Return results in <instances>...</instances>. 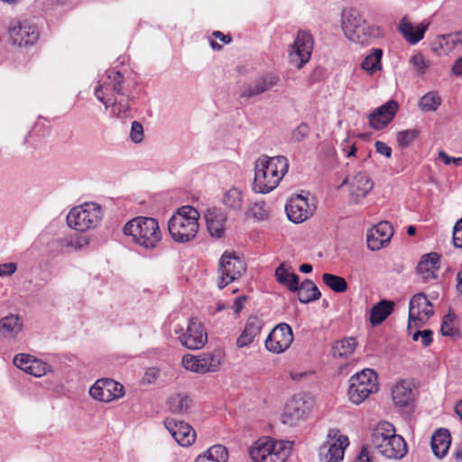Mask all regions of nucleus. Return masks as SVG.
Returning a JSON list of instances; mask_svg holds the SVG:
<instances>
[{
    "mask_svg": "<svg viewBox=\"0 0 462 462\" xmlns=\"http://www.w3.org/2000/svg\"><path fill=\"white\" fill-rule=\"evenodd\" d=\"M350 199L353 203H359L373 189L374 182L366 172H357L351 181Z\"/></svg>",
    "mask_w": 462,
    "mask_h": 462,
    "instance_id": "bb28decb",
    "label": "nucleus"
},
{
    "mask_svg": "<svg viewBox=\"0 0 462 462\" xmlns=\"http://www.w3.org/2000/svg\"><path fill=\"white\" fill-rule=\"evenodd\" d=\"M220 357L214 353H203L199 356L185 355L182 365L185 369L194 373L205 374L216 372L220 366Z\"/></svg>",
    "mask_w": 462,
    "mask_h": 462,
    "instance_id": "2eb2a0df",
    "label": "nucleus"
},
{
    "mask_svg": "<svg viewBox=\"0 0 462 462\" xmlns=\"http://www.w3.org/2000/svg\"><path fill=\"white\" fill-rule=\"evenodd\" d=\"M439 263L440 256L437 253H429L422 255L416 268L417 274L424 282L436 280Z\"/></svg>",
    "mask_w": 462,
    "mask_h": 462,
    "instance_id": "a878e982",
    "label": "nucleus"
},
{
    "mask_svg": "<svg viewBox=\"0 0 462 462\" xmlns=\"http://www.w3.org/2000/svg\"><path fill=\"white\" fill-rule=\"evenodd\" d=\"M17 270V265L14 263H0V277L11 276Z\"/></svg>",
    "mask_w": 462,
    "mask_h": 462,
    "instance_id": "4d7b16f0",
    "label": "nucleus"
},
{
    "mask_svg": "<svg viewBox=\"0 0 462 462\" xmlns=\"http://www.w3.org/2000/svg\"><path fill=\"white\" fill-rule=\"evenodd\" d=\"M245 270V262L235 252L226 251L218 263L219 289L240 278Z\"/></svg>",
    "mask_w": 462,
    "mask_h": 462,
    "instance_id": "1a4fd4ad",
    "label": "nucleus"
},
{
    "mask_svg": "<svg viewBox=\"0 0 462 462\" xmlns=\"http://www.w3.org/2000/svg\"><path fill=\"white\" fill-rule=\"evenodd\" d=\"M223 204L229 210H241L244 204V194L242 190L236 187H232L227 189L223 196Z\"/></svg>",
    "mask_w": 462,
    "mask_h": 462,
    "instance_id": "e433bc0d",
    "label": "nucleus"
},
{
    "mask_svg": "<svg viewBox=\"0 0 462 462\" xmlns=\"http://www.w3.org/2000/svg\"><path fill=\"white\" fill-rule=\"evenodd\" d=\"M113 113L117 117H127L129 116V100L127 97H120L119 99L116 97H113L112 102Z\"/></svg>",
    "mask_w": 462,
    "mask_h": 462,
    "instance_id": "a18cd8bd",
    "label": "nucleus"
},
{
    "mask_svg": "<svg viewBox=\"0 0 462 462\" xmlns=\"http://www.w3.org/2000/svg\"><path fill=\"white\" fill-rule=\"evenodd\" d=\"M397 110V102L389 100L369 115L370 126L376 130L383 129L393 119Z\"/></svg>",
    "mask_w": 462,
    "mask_h": 462,
    "instance_id": "5701e85b",
    "label": "nucleus"
},
{
    "mask_svg": "<svg viewBox=\"0 0 462 462\" xmlns=\"http://www.w3.org/2000/svg\"><path fill=\"white\" fill-rule=\"evenodd\" d=\"M275 276L277 281L285 285L291 291H296L298 289L299 276L294 273L289 272L283 263L280 264L276 269Z\"/></svg>",
    "mask_w": 462,
    "mask_h": 462,
    "instance_id": "58836bf2",
    "label": "nucleus"
},
{
    "mask_svg": "<svg viewBox=\"0 0 462 462\" xmlns=\"http://www.w3.org/2000/svg\"><path fill=\"white\" fill-rule=\"evenodd\" d=\"M457 289L462 294V270L457 273Z\"/></svg>",
    "mask_w": 462,
    "mask_h": 462,
    "instance_id": "338daca9",
    "label": "nucleus"
},
{
    "mask_svg": "<svg viewBox=\"0 0 462 462\" xmlns=\"http://www.w3.org/2000/svg\"><path fill=\"white\" fill-rule=\"evenodd\" d=\"M34 357L28 354H19L14 358V364L19 369L27 372Z\"/></svg>",
    "mask_w": 462,
    "mask_h": 462,
    "instance_id": "603ef678",
    "label": "nucleus"
},
{
    "mask_svg": "<svg viewBox=\"0 0 462 462\" xmlns=\"http://www.w3.org/2000/svg\"><path fill=\"white\" fill-rule=\"evenodd\" d=\"M262 322L256 317H251L247 320L242 334L236 340L238 347H244L250 345L254 337L260 333Z\"/></svg>",
    "mask_w": 462,
    "mask_h": 462,
    "instance_id": "7c9ffc66",
    "label": "nucleus"
},
{
    "mask_svg": "<svg viewBox=\"0 0 462 462\" xmlns=\"http://www.w3.org/2000/svg\"><path fill=\"white\" fill-rule=\"evenodd\" d=\"M393 236V228L391 225L384 221L370 229L366 236L367 247L372 251L381 249L390 241Z\"/></svg>",
    "mask_w": 462,
    "mask_h": 462,
    "instance_id": "b1692460",
    "label": "nucleus"
},
{
    "mask_svg": "<svg viewBox=\"0 0 462 462\" xmlns=\"http://www.w3.org/2000/svg\"><path fill=\"white\" fill-rule=\"evenodd\" d=\"M355 462H375L374 457L368 452L366 447H363Z\"/></svg>",
    "mask_w": 462,
    "mask_h": 462,
    "instance_id": "bf43d9fd",
    "label": "nucleus"
},
{
    "mask_svg": "<svg viewBox=\"0 0 462 462\" xmlns=\"http://www.w3.org/2000/svg\"><path fill=\"white\" fill-rule=\"evenodd\" d=\"M103 217L101 207L95 202H85L71 208L67 215V224L69 227L86 232L98 226Z\"/></svg>",
    "mask_w": 462,
    "mask_h": 462,
    "instance_id": "0eeeda50",
    "label": "nucleus"
},
{
    "mask_svg": "<svg viewBox=\"0 0 462 462\" xmlns=\"http://www.w3.org/2000/svg\"><path fill=\"white\" fill-rule=\"evenodd\" d=\"M371 445L379 454L390 459H401L407 453L404 439L396 434L394 426L388 421L379 422L373 430Z\"/></svg>",
    "mask_w": 462,
    "mask_h": 462,
    "instance_id": "7ed1b4c3",
    "label": "nucleus"
},
{
    "mask_svg": "<svg viewBox=\"0 0 462 462\" xmlns=\"http://www.w3.org/2000/svg\"><path fill=\"white\" fill-rule=\"evenodd\" d=\"M392 398L395 406L402 410H411L414 400L411 383L406 380L398 381L392 388Z\"/></svg>",
    "mask_w": 462,
    "mask_h": 462,
    "instance_id": "393cba45",
    "label": "nucleus"
},
{
    "mask_svg": "<svg viewBox=\"0 0 462 462\" xmlns=\"http://www.w3.org/2000/svg\"><path fill=\"white\" fill-rule=\"evenodd\" d=\"M420 339L421 341V345L424 347L430 346L432 342V331L430 329H425V330L421 331Z\"/></svg>",
    "mask_w": 462,
    "mask_h": 462,
    "instance_id": "052dcab7",
    "label": "nucleus"
},
{
    "mask_svg": "<svg viewBox=\"0 0 462 462\" xmlns=\"http://www.w3.org/2000/svg\"><path fill=\"white\" fill-rule=\"evenodd\" d=\"M418 131L415 129L405 130L397 133V142L401 147L409 146L418 136Z\"/></svg>",
    "mask_w": 462,
    "mask_h": 462,
    "instance_id": "09e8293b",
    "label": "nucleus"
},
{
    "mask_svg": "<svg viewBox=\"0 0 462 462\" xmlns=\"http://www.w3.org/2000/svg\"><path fill=\"white\" fill-rule=\"evenodd\" d=\"M124 233L144 249H154L162 240L158 221L153 217H137L124 226Z\"/></svg>",
    "mask_w": 462,
    "mask_h": 462,
    "instance_id": "39448f33",
    "label": "nucleus"
},
{
    "mask_svg": "<svg viewBox=\"0 0 462 462\" xmlns=\"http://www.w3.org/2000/svg\"><path fill=\"white\" fill-rule=\"evenodd\" d=\"M310 127L307 123H300L292 132L291 140L294 143H300L309 136Z\"/></svg>",
    "mask_w": 462,
    "mask_h": 462,
    "instance_id": "8fccbe9b",
    "label": "nucleus"
},
{
    "mask_svg": "<svg viewBox=\"0 0 462 462\" xmlns=\"http://www.w3.org/2000/svg\"><path fill=\"white\" fill-rule=\"evenodd\" d=\"M453 243L456 247L462 248V217L454 226Z\"/></svg>",
    "mask_w": 462,
    "mask_h": 462,
    "instance_id": "6e6d98bb",
    "label": "nucleus"
},
{
    "mask_svg": "<svg viewBox=\"0 0 462 462\" xmlns=\"http://www.w3.org/2000/svg\"><path fill=\"white\" fill-rule=\"evenodd\" d=\"M89 394L95 400L109 402L124 395V387L113 379H99L90 387Z\"/></svg>",
    "mask_w": 462,
    "mask_h": 462,
    "instance_id": "6ab92c4d",
    "label": "nucleus"
},
{
    "mask_svg": "<svg viewBox=\"0 0 462 462\" xmlns=\"http://www.w3.org/2000/svg\"><path fill=\"white\" fill-rule=\"evenodd\" d=\"M292 449V442L263 438L254 443L249 454L253 462H285Z\"/></svg>",
    "mask_w": 462,
    "mask_h": 462,
    "instance_id": "423d86ee",
    "label": "nucleus"
},
{
    "mask_svg": "<svg viewBox=\"0 0 462 462\" xmlns=\"http://www.w3.org/2000/svg\"><path fill=\"white\" fill-rule=\"evenodd\" d=\"M164 426L179 445L189 447L194 443L196 432L189 424L173 418H167L164 420Z\"/></svg>",
    "mask_w": 462,
    "mask_h": 462,
    "instance_id": "412c9836",
    "label": "nucleus"
},
{
    "mask_svg": "<svg viewBox=\"0 0 462 462\" xmlns=\"http://www.w3.org/2000/svg\"><path fill=\"white\" fill-rule=\"evenodd\" d=\"M313 47L312 35L306 31H299L289 51L290 63L299 69H301L310 61Z\"/></svg>",
    "mask_w": 462,
    "mask_h": 462,
    "instance_id": "f8f14e48",
    "label": "nucleus"
},
{
    "mask_svg": "<svg viewBox=\"0 0 462 462\" xmlns=\"http://www.w3.org/2000/svg\"><path fill=\"white\" fill-rule=\"evenodd\" d=\"M349 445L347 437L341 435L337 429L328 431L327 439L319 448V458L324 462L343 460L346 448Z\"/></svg>",
    "mask_w": 462,
    "mask_h": 462,
    "instance_id": "9d476101",
    "label": "nucleus"
},
{
    "mask_svg": "<svg viewBox=\"0 0 462 462\" xmlns=\"http://www.w3.org/2000/svg\"><path fill=\"white\" fill-rule=\"evenodd\" d=\"M410 62L418 75H424L430 65V61L420 53L413 55Z\"/></svg>",
    "mask_w": 462,
    "mask_h": 462,
    "instance_id": "49530a36",
    "label": "nucleus"
},
{
    "mask_svg": "<svg viewBox=\"0 0 462 462\" xmlns=\"http://www.w3.org/2000/svg\"><path fill=\"white\" fill-rule=\"evenodd\" d=\"M280 77L273 72L263 73L249 82L242 85L239 97L244 99H250L271 91L280 83Z\"/></svg>",
    "mask_w": 462,
    "mask_h": 462,
    "instance_id": "ddd939ff",
    "label": "nucleus"
},
{
    "mask_svg": "<svg viewBox=\"0 0 462 462\" xmlns=\"http://www.w3.org/2000/svg\"><path fill=\"white\" fill-rule=\"evenodd\" d=\"M316 209L313 203L309 202V198L302 194L292 196L285 207L289 220L300 224L310 218Z\"/></svg>",
    "mask_w": 462,
    "mask_h": 462,
    "instance_id": "dca6fc26",
    "label": "nucleus"
},
{
    "mask_svg": "<svg viewBox=\"0 0 462 462\" xmlns=\"http://www.w3.org/2000/svg\"><path fill=\"white\" fill-rule=\"evenodd\" d=\"M441 104V97L437 92H429L420 100V107L422 111H436Z\"/></svg>",
    "mask_w": 462,
    "mask_h": 462,
    "instance_id": "c03bdc74",
    "label": "nucleus"
},
{
    "mask_svg": "<svg viewBox=\"0 0 462 462\" xmlns=\"http://www.w3.org/2000/svg\"><path fill=\"white\" fill-rule=\"evenodd\" d=\"M49 368L47 363L34 357L26 373L35 377H41L47 374Z\"/></svg>",
    "mask_w": 462,
    "mask_h": 462,
    "instance_id": "de8ad7c7",
    "label": "nucleus"
},
{
    "mask_svg": "<svg viewBox=\"0 0 462 462\" xmlns=\"http://www.w3.org/2000/svg\"><path fill=\"white\" fill-rule=\"evenodd\" d=\"M292 341L291 328L286 323H281L269 333L265 340V347L270 352L280 354L288 349Z\"/></svg>",
    "mask_w": 462,
    "mask_h": 462,
    "instance_id": "a211bd4d",
    "label": "nucleus"
},
{
    "mask_svg": "<svg viewBox=\"0 0 462 462\" xmlns=\"http://www.w3.org/2000/svg\"><path fill=\"white\" fill-rule=\"evenodd\" d=\"M199 211L191 206H183L177 209L168 222L171 238L178 243L193 240L199 231Z\"/></svg>",
    "mask_w": 462,
    "mask_h": 462,
    "instance_id": "20e7f679",
    "label": "nucleus"
},
{
    "mask_svg": "<svg viewBox=\"0 0 462 462\" xmlns=\"http://www.w3.org/2000/svg\"><path fill=\"white\" fill-rule=\"evenodd\" d=\"M383 51L381 49H374L361 63V68L368 74L373 75L376 71L382 69Z\"/></svg>",
    "mask_w": 462,
    "mask_h": 462,
    "instance_id": "4c0bfd02",
    "label": "nucleus"
},
{
    "mask_svg": "<svg viewBox=\"0 0 462 462\" xmlns=\"http://www.w3.org/2000/svg\"><path fill=\"white\" fill-rule=\"evenodd\" d=\"M451 443L450 433L446 429H439L431 437V448L434 455L442 458L448 453Z\"/></svg>",
    "mask_w": 462,
    "mask_h": 462,
    "instance_id": "c756f323",
    "label": "nucleus"
},
{
    "mask_svg": "<svg viewBox=\"0 0 462 462\" xmlns=\"http://www.w3.org/2000/svg\"><path fill=\"white\" fill-rule=\"evenodd\" d=\"M169 409L175 414H186L191 409L193 402L186 393H174L168 401Z\"/></svg>",
    "mask_w": 462,
    "mask_h": 462,
    "instance_id": "72a5a7b5",
    "label": "nucleus"
},
{
    "mask_svg": "<svg viewBox=\"0 0 462 462\" xmlns=\"http://www.w3.org/2000/svg\"><path fill=\"white\" fill-rule=\"evenodd\" d=\"M208 231L212 237L221 238L225 236L226 216L219 208H208L205 213Z\"/></svg>",
    "mask_w": 462,
    "mask_h": 462,
    "instance_id": "cd10ccee",
    "label": "nucleus"
},
{
    "mask_svg": "<svg viewBox=\"0 0 462 462\" xmlns=\"http://www.w3.org/2000/svg\"><path fill=\"white\" fill-rule=\"evenodd\" d=\"M216 39H219L224 43H229L231 42V37L229 35H226L221 32L216 31L212 34Z\"/></svg>",
    "mask_w": 462,
    "mask_h": 462,
    "instance_id": "0e129e2a",
    "label": "nucleus"
},
{
    "mask_svg": "<svg viewBox=\"0 0 462 462\" xmlns=\"http://www.w3.org/2000/svg\"><path fill=\"white\" fill-rule=\"evenodd\" d=\"M310 411V403L304 396L299 394L293 396L285 405L282 416V423L293 426L299 421L304 420Z\"/></svg>",
    "mask_w": 462,
    "mask_h": 462,
    "instance_id": "aec40b11",
    "label": "nucleus"
},
{
    "mask_svg": "<svg viewBox=\"0 0 462 462\" xmlns=\"http://www.w3.org/2000/svg\"><path fill=\"white\" fill-rule=\"evenodd\" d=\"M250 213L257 220H263L268 216V209L263 201L255 202L250 208Z\"/></svg>",
    "mask_w": 462,
    "mask_h": 462,
    "instance_id": "3c124183",
    "label": "nucleus"
},
{
    "mask_svg": "<svg viewBox=\"0 0 462 462\" xmlns=\"http://www.w3.org/2000/svg\"><path fill=\"white\" fill-rule=\"evenodd\" d=\"M298 299L301 303H309L320 298L321 293L316 284L309 279L298 284Z\"/></svg>",
    "mask_w": 462,
    "mask_h": 462,
    "instance_id": "f704fd0d",
    "label": "nucleus"
},
{
    "mask_svg": "<svg viewBox=\"0 0 462 462\" xmlns=\"http://www.w3.org/2000/svg\"><path fill=\"white\" fill-rule=\"evenodd\" d=\"M341 28L345 36L353 42L368 45L383 36V30L367 23L356 9H345L341 15Z\"/></svg>",
    "mask_w": 462,
    "mask_h": 462,
    "instance_id": "f03ea898",
    "label": "nucleus"
},
{
    "mask_svg": "<svg viewBox=\"0 0 462 462\" xmlns=\"http://www.w3.org/2000/svg\"><path fill=\"white\" fill-rule=\"evenodd\" d=\"M228 453L222 445H215L209 448L204 454L199 455L195 462H226Z\"/></svg>",
    "mask_w": 462,
    "mask_h": 462,
    "instance_id": "c9c22d12",
    "label": "nucleus"
},
{
    "mask_svg": "<svg viewBox=\"0 0 462 462\" xmlns=\"http://www.w3.org/2000/svg\"><path fill=\"white\" fill-rule=\"evenodd\" d=\"M130 138L135 143H139L143 139V127L141 123L134 121L131 125Z\"/></svg>",
    "mask_w": 462,
    "mask_h": 462,
    "instance_id": "864d4df0",
    "label": "nucleus"
},
{
    "mask_svg": "<svg viewBox=\"0 0 462 462\" xmlns=\"http://www.w3.org/2000/svg\"><path fill=\"white\" fill-rule=\"evenodd\" d=\"M440 331L443 336H448L452 338L460 337V331L457 324V316L451 310L445 315Z\"/></svg>",
    "mask_w": 462,
    "mask_h": 462,
    "instance_id": "ea45409f",
    "label": "nucleus"
},
{
    "mask_svg": "<svg viewBox=\"0 0 462 462\" xmlns=\"http://www.w3.org/2000/svg\"><path fill=\"white\" fill-rule=\"evenodd\" d=\"M453 34H442L438 36L434 42L433 51L439 54H448L455 49L457 42V39L452 38Z\"/></svg>",
    "mask_w": 462,
    "mask_h": 462,
    "instance_id": "79ce46f5",
    "label": "nucleus"
},
{
    "mask_svg": "<svg viewBox=\"0 0 462 462\" xmlns=\"http://www.w3.org/2000/svg\"><path fill=\"white\" fill-rule=\"evenodd\" d=\"M429 25L430 23L423 22L414 29L413 25L406 19V17H403L399 24V31L407 42L411 44H415L424 37V33Z\"/></svg>",
    "mask_w": 462,
    "mask_h": 462,
    "instance_id": "c85d7f7f",
    "label": "nucleus"
},
{
    "mask_svg": "<svg viewBox=\"0 0 462 462\" xmlns=\"http://www.w3.org/2000/svg\"><path fill=\"white\" fill-rule=\"evenodd\" d=\"M439 157L442 160V162L446 165H448L451 162H453L455 164H458L459 162L462 161V158H455V157L448 156L444 151H439Z\"/></svg>",
    "mask_w": 462,
    "mask_h": 462,
    "instance_id": "680f3d73",
    "label": "nucleus"
},
{
    "mask_svg": "<svg viewBox=\"0 0 462 462\" xmlns=\"http://www.w3.org/2000/svg\"><path fill=\"white\" fill-rule=\"evenodd\" d=\"M452 70L456 75L462 76V58L456 61L452 67Z\"/></svg>",
    "mask_w": 462,
    "mask_h": 462,
    "instance_id": "69168bd1",
    "label": "nucleus"
},
{
    "mask_svg": "<svg viewBox=\"0 0 462 462\" xmlns=\"http://www.w3.org/2000/svg\"><path fill=\"white\" fill-rule=\"evenodd\" d=\"M245 300H246L245 296H239L235 300L233 306H232V309L234 310L235 313H238L239 311L242 310Z\"/></svg>",
    "mask_w": 462,
    "mask_h": 462,
    "instance_id": "e2e57ef3",
    "label": "nucleus"
},
{
    "mask_svg": "<svg viewBox=\"0 0 462 462\" xmlns=\"http://www.w3.org/2000/svg\"><path fill=\"white\" fill-rule=\"evenodd\" d=\"M123 82L124 76L121 72L108 69L95 88L96 97L108 107L115 95H121Z\"/></svg>",
    "mask_w": 462,
    "mask_h": 462,
    "instance_id": "9b49d317",
    "label": "nucleus"
},
{
    "mask_svg": "<svg viewBox=\"0 0 462 462\" xmlns=\"http://www.w3.org/2000/svg\"><path fill=\"white\" fill-rule=\"evenodd\" d=\"M288 160L284 156H262L254 164L253 189L256 193H269L273 190L288 171Z\"/></svg>",
    "mask_w": 462,
    "mask_h": 462,
    "instance_id": "f257e3e1",
    "label": "nucleus"
},
{
    "mask_svg": "<svg viewBox=\"0 0 462 462\" xmlns=\"http://www.w3.org/2000/svg\"><path fill=\"white\" fill-rule=\"evenodd\" d=\"M180 344L189 349H199L208 341L207 332L200 322L190 319L186 332L180 337Z\"/></svg>",
    "mask_w": 462,
    "mask_h": 462,
    "instance_id": "4be33fe9",
    "label": "nucleus"
},
{
    "mask_svg": "<svg viewBox=\"0 0 462 462\" xmlns=\"http://www.w3.org/2000/svg\"><path fill=\"white\" fill-rule=\"evenodd\" d=\"M433 315V306L424 293L415 294L410 300L409 322L407 329L411 333V327H423Z\"/></svg>",
    "mask_w": 462,
    "mask_h": 462,
    "instance_id": "4468645a",
    "label": "nucleus"
},
{
    "mask_svg": "<svg viewBox=\"0 0 462 462\" xmlns=\"http://www.w3.org/2000/svg\"><path fill=\"white\" fill-rule=\"evenodd\" d=\"M356 341L355 338L350 337L343 339L334 344L332 346V355L334 357L343 358L347 357L355 351Z\"/></svg>",
    "mask_w": 462,
    "mask_h": 462,
    "instance_id": "a19ab883",
    "label": "nucleus"
},
{
    "mask_svg": "<svg viewBox=\"0 0 462 462\" xmlns=\"http://www.w3.org/2000/svg\"><path fill=\"white\" fill-rule=\"evenodd\" d=\"M322 281L335 292H344L347 290V282L343 277L331 273H324L322 275Z\"/></svg>",
    "mask_w": 462,
    "mask_h": 462,
    "instance_id": "37998d69",
    "label": "nucleus"
},
{
    "mask_svg": "<svg viewBox=\"0 0 462 462\" xmlns=\"http://www.w3.org/2000/svg\"><path fill=\"white\" fill-rule=\"evenodd\" d=\"M23 329V322L18 315H8L0 319V334L6 337H16Z\"/></svg>",
    "mask_w": 462,
    "mask_h": 462,
    "instance_id": "473e14b6",
    "label": "nucleus"
},
{
    "mask_svg": "<svg viewBox=\"0 0 462 462\" xmlns=\"http://www.w3.org/2000/svg\"><path fill=\"white\" fill-rule=\"evenodd\" d=\"M394 303L391 300H382L370 310L369 320L373 326L380 325L393 311Z\"/></svg>",
    "mask_w": 462,
    "mask_h": 462,
    "instance_id": "2f4dec72",
    "label": "nucleus"
},
{
    "mask_svg": "<svg viewBox=\"0 0 462 462\" xmlns=\"http://www.w3.org/2000/svg\"><path fill=\"white\" fill-rule=\"evenodd\" d=\"M456 412L457 414L460 417V419L462 420V401H460L459 402L457 403L456 405Z\"/></svg>",
    "mask_w": 462,
    "mask_h": 462,
    "instance_id": "774afa93",
    "label": "nucleus"
},
{
    "mask_svg": "<svg viewBox=\"0 0 462 462\" xmlns=\"http://www.w3.org/2000/svg\"><path fill=\"white\" fill-rule=\"evenodd\" d=\"M8 32L11 42L19 47L33 45L38 41L40 35L35 25L19 22L11 23Z\"/></svg>",
    "mask_w": 462,
    "mask_h": 462,
    "instance_id": "f3484780",
    "label": "nucleus"
},
{
    "mask_svg": "<svg viewBox=\"0 0 462 462\" xmlns=\"http://www.w3.org/2000/svg\"><path fill=\"white\" fill-rule=\"evenodd\" d=\"M347 391L349 400L355 404L363 402L371 393L377 392V375L372 369H364L351 376Z\"/></svg>",
    "mask_w": 462,
    "mask_h": 462,
    "instance_id": "6e6552de",
    "label": "nucleus"
},
{
    "mask_svg": "<svg viewBox=\"0 0 462 462\" xmlns=\"http://www.w3.org/2000/svg\"><path fill=\"white\" fill-rule=\"evenodd\" d=\"M376 152L385 156L386 158H390L392 156V148L388 146L385 143L381 141H376L374 143Z\"/></svg>",
    "mask_w": 462,
    "mask_h": 462,
    "instance_id": "13d9d810",
    "label": "nucleus"
},
{
    "mask_svg": "<svg viewBox=\"0 0 462 462\" xmlns=\"http://www.w3.org/2000/svg\"><path fill=\"white\" fill-rule=\"evenodd\" d=\"M88 244L89 239L87 236H77L67 241L66 246L72 247L75 250H79L86 247Z\"/></svg>",
    "mask_w": 462,
    "mask_h": 462,
    "instance_id": "5fc2aeb1",
    "label": "nucleus"
}]
</instances>
